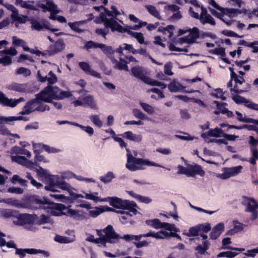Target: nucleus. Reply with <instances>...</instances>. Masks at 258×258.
I'll list each match as a JSON object with an SVG mask.
<instances>
[{"instance_id": "obj_1", "label": "nucleus", "mask_w": 258, "mask_h": 258, "mask_svg": "<svg viewBox=\"0 0 258 258\" xmlns=\"http://www.w3.org/2000/svg\"><path fill=\"white\" fill-rule=\"evenodd\" d=\"M71 94L69 91H62L57 86L48 85L40 93H38L36 98L27 102V106L33 105L40 101L51 102L53 100H60L70 97Z\"/></svg>"}, {"instance_id": "obj_2", "label": "nucleus", "mask_w": 258, "mask_h": 258, "mask_svg": "<svg viewBox=\"0 0 258 258\" xmlns=\"http://www.w3.org/2000/svg\"><path fill=\"white\" fill-rule=\"evenodd\" d=\"M112 138L115 142L119 143L121 148H125L126 151L128 153L127 154V159L125 166L130 171H134L144 169V166H152L164 168L163 166L155 162L150 161L147 159L138 158L134 157L130 153L129 149L127 148V144L121 138L116 136H113Z\"/></svg>"}, {"instance_id": "obj_3", "label": "nucleus", "mask_w": 258, "mask_h": 258, "mask_svg": "<svg viewBox=\"0 0 258 258\" xmlns=\"http://www.w3.org/2000/svg\"><path fill=\"white\" fill-rule=\"evenodd\" d=\"M169 236L176 237L179 240H182L181 236L176 233H168V232L164 231H160L158 232L150 231L148 233L139 234L138 235L125 234L123 235V238L126 241H130L135 240V241L134 242V244L137 248H140L143 247L148 246L150 243V242H148L147 240L140 241L142 237H152L157 239H163Z\"/></svg>"}, {"instance_id": "obj_4", "label": "nucleus", "mask_w": 258, "mask_h": 258, "mask_svg": "<svg viewBox=\"0 0 258 258\" xmlns=\"http://www.w3.org/2000/svg\"><path fill=\"white\" fill-rule=\"evenodd\" d=\"M37 173L38 176L44 178L48 183V185L45 186L47 190L52 191H57L56 188L63 190H70L71 185L68 183L63 181V179L58 175H51L47 173V170L42 167L37 169Z\"/></svg>"}, {"instance_id": "obj_5", "label": "nucleus", "mask_w": 258, "mask_h": 258, "mask_svg": "<svg viewBox=\"0 0 258 258\" xmlns=\"http://www.w3.org/2000/svg\"><path fill=\"white\" fill-rule=\"evenodd\" d=\"M48 200L49 199L45 197L41 199L38 196L31 195L27 197L22 203L19 200L13 198L7 199L6 202L17 207L36 210L38 208V205L45 206Z\"/></svg>"}, {"instance_id": "obj_6", "label": "nucleus", "mask_w": 258, "mask_h": 258, "mask_svg": "<svg viewBox=\"0 0 258 258\" xmlns=\"http://www.w3.org/2000/svg\"><path fill=\"white\" fill-rule=\"evenodd\" d=\"M104 202H108L109 205L115 209L127 210L137 215L138 211L137 209L138 206L134 201L122 200L116 197H107L104 198Z\"/></svg>"}, {"instance_id": "obj_7", "label": "nucleus", "mask_w": 258, "mask_h": 258, "mask_svg": "<svg viewBox=\"0 0 258 258\" xmlns=\"http://www.w3.org/2000/svg\"><path fill=\"white\" fill-rule=\"evenodd\" d=\"M242 204L246 206L245 212L252 213L251 219L254 220L257 218L258 212L256 209L258 208V203L252 198H249L246 196L242 197Z\"/></svg>"}, {"instance_id": "obj_8", "label": "nucleus", "mask_w": 258, "mask_h": 258, "mask_svg": "<svg viewBox=\"0 0 258 258\" xmlns=\"http://www.w3.org/2000/svg\"><path fill=\"white\" fill-rule=\"evenodd\" d=\"M26 253L30 254L41 253L46 257H48L49 256V253L48 251L43 250L36 249L34 248L22 249L16 248L15 253L16 254L18 255L20 258H24Z\"/></svg>"}, {"instance_id": "obj_9", "label": "nucleus", "mask_w": 258, "mask_h": 258, "mask_svg": "<svg viewBox=\"0 0 258 258\" xmlns=\"http://www.w3.org/2000/svg\"><path fill=\"white\" fill-rule=\"evenodd\" d=\"M44 209H49L50 210V214L52 216H60L62 215V211L65 208V205L62 204H56L50 202L49 200L45 206H43Z\"/></svg>"}, {"instance_id": "obj_10", "label": "nucleus", "mask_w": 258, "mask_h": 258, "mask_svg": "<svg viewBox=\"0 0 258 258\" xmlns=\"http://www.w3.org/2000/svg\"><path fill=\"white\" fill-rule=\"evenodd\" d=\"M3 6L12 12L11 17L14 21L17 22L20 24H23L26 22V16H20L19 15L18 10L13 5L6 4H4Z\"/></svg>"}, {"instance_id": "obj_11", "label": "nucleus", "mask_w": 258, "mask_h": 258, "mask_svg": "<svg viewBox=\"0 0 258 258\" xmlns=\"http://www.w3.org/2000/svg\"><path fill=\"white\" fill-rule=\"evenodd\" d=\"M242 168L241 166L224 168L223 173L219 174L218 176L222 179H226L240 173Z\"/></svg>"}, {"instance_id": "obj_12", "label": "nucleus", "mask_w": 258, "mask_h": 258, "mask_svg": "<svg viewBox=\"0 0 258 258\" xmlns=\"http://www.w3.org/2000/svg\"><path fill=\"white\" fill-rule=\"evenodd\" d=\"M65 47V44L62 39L57 40L54 44L50 45L48 49V56H52L60 52Z\"/></svg>"}, {"instance_id": "obj_13", "label": "nucleus", "mask_w": 258, "mask_h": 258, "mask_svg": "<svg viewBox=\"0 0 258 258\" xmlns=\"http://www.w3.org/2000/svg\"><path fill=\"white\" fill-rule=\"evenodd\" d=\"M205 172L203 170L202 166L197 164L195 165L188 164L187 177H194L196 175L203 176Z\"/></svg>"}, {"instance_id": "obj_14", "label": "nucleus", "mask_w": 258, "mask_h": 258, "mask_svg": "<svg viewBox=\"0 0 258 258\" xmlns=\"http://www.w3.org/2000/svg\"><path fill=\"white\" fill-rule=\"evenodd\" d=\"M11 159L13 162H16L29 169H32L34 168L33 162L27 159L25 156L19 155L12 156Z\"/></svg>"}, {"instance_id": "obj_15", "label": "nucleus", "mask_w": 258, "mask_h": 258, "mask_svg": "<svg viewBox=\"0 0 258 258\" xmlns=\"http://www.w3.org/2000/svg\"><path fill=\"white\" fill-rule=\"evenodd\" d=\"M99 18L100 20V22H96L97 23H103L105 26L104 28L109 29V28L111 29L112 31V29H113L115 24H117V22L115 20L114 18H111L110 19L107 18L105 14H104L103 12H101L99 14Z\"/></svg>"}, {"instance_id": "obj_16", "label": "nucleus", "mask_w": 258, "mask_h": 258, "mask_svg": "<svg viewBox=\"0 0 258 258\" xmlns=\"http://www.w3.org/2000/svg\"><path fill=\"white\" fill-rule=\"evenodd\" d=\"M49 77H47V76H42L41 75V72L40 71H38L37 73V80L42 82H45L46 81H48V85H51L52 84H55L57 81V78L56 76L53 73L52 71H50L48 73Z\"/></svg>"}, {"instance_id": "obj_17", "label": "nucleus", "mask_w": 258, "mask_h": 258, "mask_svg": "<svg viewBox=\"0 0 258 258\" xmlns=\"http://www.w3.org/2000/svg\"><path fill=\"white\" fill-rule=\"evenodd\" d=\"M18 221L20 224L23 225L24 224H32L35 222L37 216L35 215H31L29 214H20L17 215Z\"/></svg>"}, {"instance_id": "obj_18", "label": "nucleus", "mask_w": 258, "mask_h": 258, "mask_svg": "<svg viewBox=\"0 0 258 258\" xmlns=\"http://www.w3.org/2000/svg\"><path fill=\"white\" fill-rule=\"evenodd\" d=\"M103 232L105 233V236L111 239L114 243L118 241V240L120 238H123L126 240L123 236L121 237L118 234H117L114 230L112 226L109 225L103 230Z\"/></svg>"}, {"instance_id": "obj_19", "label": "nucleus", "mask_w": 258, "mask_h": 258, "mask_svg": "<svg viewBox=\"0 0 258 258\" xmlns=\"http://www.w3.org/2000/svg\"><path fill=\"white\" fill-rule=\"evenodd\" d=\"M31 28L33 30L38 31H42L43 29L49 30L51 32H56L59 30L57 28H51L47 24L43 23L41 24L36 20H32L31 22Z\"/></svg>"}, {"instance_id": "obj_20", "label": "nucleus", "mask_w": 258, "mask_h": 258, "mask_svg": "<svg viewBox=\"0 0 258 258\" xmlns=\"http://www.w3.org/2000/svg\"><path fill=\"white\" fill-rule=\"evenodd\" d=\"M79 66L86 74L98 79L101 78L100 74L94 70H91L90 65L87 62L84 61L80 62Z\"/></svg>"}, {"instance_id": "obj_21", "label": "nucleus", "mask_w": 258, "mask_h": 258, "mask_svg": "<svg viewBox=\"0 0 258 258\" xmlns=\"http://www.w3.org/2000/svg\"><path fill=\"white\" fill-rule=\"evenodd\" d=\"M188 30L190 32L189 34L184 37V41L188 44L194 43L200 37L199 30L197 27H194Z\"/></svg>"}, {"instance_id": "obj_22", "label": "nucleus", "mask_w": 258, "mask_h": 258, "mask_svg": "<svg viewBox=\"0 0 258 258\" xmlns=\"http://www.w3.org/2000/svg\"><path fill=\"white\" fill-rule=\"evenodd\" d=\"M131 72L134 77L142 80L144 83L148 77L145 74L142 68L139 66L133 67L131 69Z\"/></svg>"}, {"instance_id": "obj_23", "label": "nucleus", "mask_w": 258, "mask_h": 258, "mask_svg": "<svg viewBox=\"0 0 258 258\" xmlns=\"http://www.w3.org/2000/svg\"><path fill=\"white\" fill-rule=\"evenodd\" d=\"M0 104L11 107L17 106L16 99H9L2 92H0Z\"/></svg>"}, {"instance_id": "obj_24", "label": "nucleus", "mask_w": 258, "mask_h": 258, "mask_svg": "<svg viewBox=\"0 0 258 258\" xmlns=\"http://www.w3.org/2000/svg\"><path fill=\"white\" fill-rule=\"evenodd\" d=\"M224 230V225L223 223H219L214 226L210 233V238L212 239H216Z\"/></svg>"}, {"instance_id": "obj_25", "label": "nucleus", "mask_w": 258, "mask_h": 258, "mask_svg": "<svg viewBox=\"0 0 258 258\" xmlns=\"http://www.w3.org/2000/svg\"><path fill=\"white\" fill-rule=\"evenodd\" d=\"M224 131L218 127L209 130L207 132L201 134V137L203 139H206L208 136L213 137H221L223 135Z\"/></svg>"}, {"instance_id": "obj_26", "label": "nucleus", "mask_w": 258, "mask_h": 258, "mask_svg": "<svg viewBox=\"0 0 258 258\" xmlns=\"http://www.w3.org/2000/svg\"><path fill=\"white\" fill-rule=\"evenodd\" d=\"M111 60L113 63H115L114 68L119 70H124L126 71H128L127 64L128 62L125 60L123 58L120 57L119 60L118 61L114 57L111 58Z\"/></svg>"}, {"instance_id": "obj_27", "label": "nucleus", "mask_w": 258, "mask_h": 258, "mask_svg": "<svg viewBox=\"0 0 258 258\" xmlns=\"http://www.w3.org/2000/svg\"><path fill=\"white\" fill-rule=\"evenodd\" d=\"M7 88L11 91H16L18 92H26V85L24 84H19L13 82L7 86Z\"/></svg>"}, {"instance_id": "obj_28", "label": "nucleus", "mask_w": 258, "mask_h": 258, "mask_svg": "<svg viewBox=\"0 0 258 258\" xmlns=\"http://www.w3.org/2000/svg\"><path fill=\"white\" fill-rule=\"evenodd\" d=\"M116 213L123 215L119 217V220L123 224H125L130 222L131 217L133 215H135L133 213L129 212V211L125 212L124 211L119 210L118 211H116Z\"/></svg>"}, {"instance_id": "obj_29", "label": "nucleus", "mask_w": 258, "mask_h": 258, "mask_svg": "<svg viewBox=\"0 0 258 258\" xmlns=\"http://www.w3.org/2000/svg\"><path fill=\"white\" fill-rule=\"evenodd\" d=\"M46 4H41L39 7L43 9L44 12L46 11L50 12L57 8V6L55 4L52 0H45Z\"/></svg>"}, {"instance_id": "obj_30", "label": "nucleus", "mask_w": 258, "mask_h": 258, "mask_svg": "<svg viewBox=\"0 0 258 258\" xmlns=\"http://www.w3.org/2000/svg\"><path fill=\"white\" fill-rule=\"evenodd\" d=\"M209 3L211 5H212L214 8L216 9L217 10L220 11L221 13L223 14H225L227 15L228 13H232L236 10H233L232 8H222L219 5L217 4V3L215 1V0H210Z\"/></svg>"}, {"instance_id": "obj_31", "label": "nucleus", "mask_w": 258, "mask_h": 258, "mask_svg": "<svg viewBox=\"0 0 258 258\" xmlns=\"http://www.w3.org/2000/svg\"><path fill=\"white\" fill-rule=\"evenodd\" d=\"M233 223L234 225L233 228L229 230L227 233V234L229 235H232L235 233L242 231L243 229L242 224L239 223L238 221L234 220Z\"/></svg>"}, {"instance_id": "obj_32", "label": "nucleus", "mask_w": 258, "mask_h": 258, "mask_svg": "<svg viewBox=\"0 0 258 258\" xmlns=\"http://www.w3.org/2000/svg\"><path fill=\"white\" fill-rule=\"evenodd\" d=\"M168 89L171 92H177L179 91H183V89L185 88L180 83L173 81L168 85Z\"/></svg>"}, {"instance_id": "obj_33", "label": "nucleus", "mask_w": 258, "mask_h": 258, "mask_svg": "<svg viewBox=\"0 0 258 258\" xmlns=\"http://www.w3.org/2000/svg\"><path fill=\"white\" fill-rule=\"evenodd\" d=\"M99 48H100L103 52L108 57H110L111 59L113 57L112 55L114 53V51L111 46H107L103 43H100Z\"/></svg>"}, {"instance_id": "obj_34", "label": "nucleus", "mask_w": 258, "mask_h": 258, "mask_svg": "<svg viewBox=\"0 0 258 258\" xmlns=\"http://www.w3.org/2000/svg\"><path fill=\"white\" fill-rule=\"evenodd\" d=\"M84 106H88L92 109L97 108L96 104L92 96L88 95L83 98Z\"/></svg>"}, {"instance_id": "obj_35", "label": "nucleus", "mask_w": 258, "mask_h": 258, "mask_svg": "<svg viewBox=\"0 0 258 258\" xmlns=\"http://www.w3.org/2000/svg\"><path fill=\"white\" fill-rule=\"evenodd\" d=\"M68 213L69 217L75 220L80 221L85 218V217L82 214H80L78 211L74 209L68 210Z\"/></svg>"}, {"instance_id": "obj_36", "label": "nucleus", "mask_w": 258, "mask_h": 258, "mask_svg": "<svg viewBox=\"0 0 258 258\" xmlns=\"http://www.w3.org/2000/svg\"><path fill=\"white\" fill-rule=\"evenodd\" d=\"M145 83L153 86L160 87L162 89H164L166 87V85L164 83L151 79L149 77H147Z\"/></svg>"}, {"instance_id": "obj_37", "label": "nucleus", "mask_w": 258, "mask_h": 258, "mask_svg": "<svg viewBox=\"0 0 258 258\" xmlns=\"http://www.w3.org/2000/svg\"><path fill=\"white\" fill-rule=\"evenodd\" d=\"M35 153V157H34V162H33L34 163V166H36L38 167L39 168V163L41 162H43L44 163L48 162V160L46 159L44 157L41 155H40L38 151L35 150L34 151Z\"/></svg>"}, {"instance_id": "obj_38", "label": "nucleus", "mask_w": 258, "mask_h": 258, "mask_svg": "<svg viewBox=\"0 0 258 258\" xmlns=\"http://www.w3.org/2000/svg\"><path fill=\"white\" fill-rule=\"evenodd\" d=\"M128 34L135 38L140 44H147V42H145L144 37L143 36V33L141 32H136L131 31L128 32Z\"/></svg>"}, {"instance_id": "obj_39", "label": "nucleus", "mask_w": 258, "mask_h": 258, "mask_svg": "<svg viewBox=\"0 0 258 258\" xmlns=\"http://www.w3.org/2000/svg\"><path fill=\"white\" fill-rule=\"evenodd\" d=\"M1 215L5 218H10L17 217L18 212L15 210L11 209H4L1 212Z\"/></svg>"}, {"instance_id": "obj_40", "label": "nucleus", "mask_w": 258, "mask_h": 258, "mask_svg": "<svg viewBox=\"0 0 258 258\" xmlns=\"http://www.w3.org/2000/svg\"><path fill=\"white\" fill-rule=\"evenodd\" d=\"M145 222L148 226L153 227L155 229L161 228V221L158 219L147 220Z\"/></svg>"}, {"instance_id": "obj_41", "label": "nucleus", "mask_w": 258, "mask_h": 258, "mask_svg": "<svg viewBox=\"0 0 258 258\" xmlns=\"http://www.w3.org/2000/svg\"><path fill=\"white\" fill-rule=\"evenodd\" d=\"M146 8L152 16L155 18L160 19V14L155 6L152 5H146Z\"/></svg>"}, {"instance_id": "obj_42", "label": "nucleus", "mask_w": 258, "mask_h": 258, "mask_svg": "<svg viewBox=\"0 0 258 258\" xmlns=\"http://www.w3.org/2000/svg\"><path fill=\"white\" fill-rule=\"evenodd\" d=\"M232 99L236 104L243 103L245 106L248 103V100L245 98L237 94L233 96Z\"/></svg>"}, {"instance_id": "obj_43", "label": "nucleus", "mask_w": 258, "mask_h": 258, "mask_svg": "<svg viewBox=\"0 0 258 258\" xmlns=\"http://www.w3.org/2000/svg\"><path fill=\"white\" fill-rule=\"evenodd\" d=\"M83 22L81 21H78V22H75L73 23L69 22L68 23V25L71 28V29L74 31L78 32V33H82L84 31L83 30H82L79 28V26L80 24H82Z\"/></svg>"}, {"instance_id": "obj_44", "label": "nucleus", "mask_w": 258, "mask_h": 258, "mask_svg": "<svg viewBox=\"0 0 258 258\" xmlns=\"http://www.w3.org/2000/svg\"><path fill=\"white\" fill-rule=\"evenodd\" d=\"M209 52L213 54L219 55L221 57L226 56L225 49L224 47L215 48L209 50Z\"/></svg>"}, {"instance_id": "obj_45", "label": "nucleus", "mask_w": 258, "mask_h": 258, "mask_svg": "<svg viewBox=\"0 0 258 258\" xmlns=\"http://www.w3.org/2000/svg\"><path fill=\"white\" fill-rule=\"evenodd\" d=\"M200 232V228L198 225L189 228L188 232L186 233L188 237L197 236Z\"/></svg>"}, {"instance_id": "obj_46", "label": "nucleus", "mask_w": 258, "mask_h": 258, "mask_svg": "<svg viewBox=\"0 0 258 258\" xmlns=\"http://www.w3.org/2000/svg\"><path fill=\"white\" fill-rule=\"evenodd\" d=\"M200 21L203 24H210L213 26H215L216 25V22L214 19L210 14H208L205 16L203 20H200Z\"/></svg>"}, {"instance_id": "obj_47", "label": "nucleus", "mask_w": 258, "mask_h": 258, "mask_svg": "<svg viewBox=\"0 0 258 258\" xmlns=\"http://www.w3.org/2000/svg\"><path fill=\"white\" fill-rule=\"evenodd\" d=\"M215 92H213L211 93V96L216 98H220L222 100H225L226 98L224 96V93L222 90L220 88H217L215 90Z\"/></svg>"}, {"instance_id": "obj_48", "label": "nucleus", "mask_w": 258, "mask_h": 258, "mask_svg": "<svg viewBox=\"0 0 258 258\" xmlns=\"http://www.w3.org/2000/svg\"><path fill=\"white\" fill-rule=\"evenodd\" d=\"M113 178H114V176L113 173L108 172L104 176H101L100 179L102 182L107 183L110 182Z\"/></svg>"}, {"instance_id": "obj_49", "label": "nucleus", "mask_w": 258, "mask_h": 258, "mask_svg": "<svg viewBox=\"0 0 258 258\" xmlns=\"http://www.w3.org/2000/svg\"><path fill=\"white\" fill-rule=\"evenodd\" d=\"M140 105L148 114H153L154 113V109L151 105L144 102H140Z\"/></svg>"}, {"instance_id": "obj_50", "label": "nucleus", "mask_w": 258, "mask_h": 258, "mask_svg": "<svg viewBox=\"0 0 258 258\" xmlns=\"http://www.w3.org/2000/svg\"><path fill=\"white\" fill-rule=\"evenodd\" d=\"M49 222V217L48 216H46L44 214H42L40 215V218L36 222V224L40 225L45 223H48Z\"/></svg>"}, {"instance_id": "obj_51", "label": "nucleus", "mask_w": 258, "mask_h": 258, "mask_svg": "<svg viewBox=\"0 0 258 258\" xmlns=\"http://www.w3.org/2000/svg\"><path fill=\"white\" fill-rule=\"evenodd\" d=\"M237 255V253L230 251H223L218 254V257H226L227 258H233Z\"/></svg>"}, {"instance_id": "obj_52", "label": "nucleus", "mask_w": 258, "mask_h": 258, "mask_svg": "<svg viewBox=\"0 0 258 258\" xmlns=\"http://www.w3.org/2000/svg\"><path fill=\"white\" fill-rule=\"evenodd\" d=\"M90 119L91 121L96 126L101 127L102 125V122L100 119L99 115H93L90 116Z\"/></svg>"}, {"instance_id": "obj_53", "label": "nucleus", "mask_w": 258, "mask_h": 258, "mask_svg": "<svg viewBox=\"0 0 258 258\" xmlns=\"http://www.w3.org/2000/svg\"><path fill=\"white\" fill-rule=\"evenodd\" d=\"M133 113L134 116L142 120L147 119L146 115L139 109H134L133 110Z\"/></svg>"}, {"instance_id": "obj_54", "label": "nucleus", "mask_w": 258, "mask_h": 258, "mask_svg": "<svg viewBox=\"0 0 258 258\" xmlns=\"http://www.w3.org/2000/svg\"><path fill=\"white\" fill-rule=\"evenodd\" d=\"M236 114L237 115V120L239 121L246 123H251L253 121L252 118H243L242 113L237 111H236Z\"/></svg>"}, {"instance_id": "obj_55", "label": "nucleus", "mask_w": 258, "mask_h": 258, "mask_svg": "<svg viewBox=\"0 0 258 258\" xmlns=\"http://www.w3.org/2000/svg\"><path fill=\"white\" fill-rule=\"evenodd\" d=\"M109 30L104 28H97L95 30V33L98 35L101 36L103 38H106V36L109 33Z\"/></svg>"}, {"instance_id": "obj_56", "label": "nucleus", "mask_w": 258, "mask_h": 258, "mask_svg": "<svg viewBox=\"0 0 258 258\" xmlns=\"http://www.w3.org/2000/svg\"><path fill=\"white\" fill-rule=\"evenodd\" d=\"M115 31H117L120 33H124L126 32L128 34V31H131V30H128L126 28H123L122 26H121L118 22L117 24H115V26L113 29H112V31L114 32Z\"/></svg>"}, {"instance_id": "obj_57", "label": "nucleus", "mask_w": 258, "mask_h": 258, "mask_svg": "<svg viewBox=\"0 0 258 258\" xmlns=\"http://www.w3.org/2000/svg\"><path fill=\"white\" fill-rule=\"evenodd\" d=\"M16 73L17 74H22L25 77H27L31 75V71L27 68L20 67L17 69Z\"/></svg>"}, {"instance_id": "obj_58", "label": "nucleus", "mask_w": 258, "mask_h": 258, "mask_svg": "<svg viewBox=\"0 0 258 258\" xmlns=\"http://www.w3.org/2000/svg\"><path fill=\"white\" fill-rule=\"evenodd\" d=\"M89 213L91 217L93 218L97 217L101 213H102L101 207H96L94 210H90Z\"/></svg>"}, {"instance_id": "obj_59", "label": "nucleus", "mask_w": 258, "mask_h": 258, "mask_svg": "<svg viewBox=\"0 0 258 258\" xmlns=\"http://www.w3.org/2000/svg\"><path fill=\"white\" fill-rule=\"evenodd\" d=\"M222 34H223L225 36H229V37H235L237 38H241L242 37V36H240L238 35L235 32L229 30H223L221 32Z\"/></svg>"}, {"instance_id": "obj_60", "label": "nucleus", "mask_w": 258, "mask_h": 258, "mask_svg": "<svg viewBox=\"0 0 258 258\" xmlns=\"http://www.w3.org/2000/svg\"><path fill=\"white\" fill-rule=\"evenodd\" d=\"M85 198L86 199L92 200V201H94L95 202H104V201H103L104 200V198H100L98 197H96V196L93 195L92 194H86L85 195Z\"/></svg>"}, {"instance_id": "obj_61", "label": "nucleus", "mask_w": 258, "mask_h": 258, "mask_svg": "<svg viewBox=\"0 0 258 258\" xmlns=\"http://www.w3.org/2000/svg\"><path fill=\"white\" fill-rule=\"evenodd\" d=\"M7 191L12 194H22L23 193L24 190L20 187H10L7 189Z\"/></svg>"}, {"instance_id": "obj_62", "label": "nucleus", "mask_w": 258, "mask_h": 258, "mask_svg": "<svg viewBox=\"0 0 258 258\" xmlns=\"http://www.w3.org/2000/svg\"><path fill=\"white\" fill-rule=\"evenodd\" d=\"M12 58L10 56H5L0 58V63H2L4 66H7L12 63Z\"/></svg>"}, {"instance_id": "obj_63", "label": "nucleus", "mask_w": 258, "mask_h": 258, "mask_svg": "<svg viewBox=\"0 0 258 258\" xmlns=\"http://www.w3.org/2000/svg\"><path fill=\"white\" fill-rule=\"evenodd\" d=\"M100 43L94 42L93 41H89L87 42L85 45V47L86 49H89L90 48H99Z\"/></svg>"}, {"instance_id": "obj_64", "label": "nucleus", "mask_w": 258, "mask_h": 258, "mask_svg": "<svg viewBox=\"0 0 258 258\" xmlns=\"http://www.w3.org/2000/svg\"><path fill=\"white\" fill-rule=\"evenodd\" d=\"M213 104H216L217 107V109L220 111L221 113H222V110L224 109H227L225 106L227 105L226 103L225 102H219L218 101L215 100L213 101Z\"/></svg>"}]
</instances>
